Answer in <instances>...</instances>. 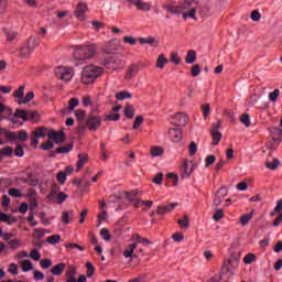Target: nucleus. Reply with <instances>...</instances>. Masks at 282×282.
Returning a JSON list of instances; mask_svg holds the SVG:
<instances>
[{
	"label": "nucleus",
	"mask_w": 282,
	"mask_h": 282,
	"mask_svg": "<svg viewBox=\"0 0 282 282\" xmlns=\"http://www.w3.org/2000/svg\"><path fill=\"white\" fill-rule=\"evenodd\" d=\"M221 218H224V210L218 209L214 213L213 219L215 221H219Z\"/></svg>",
	"instance_id": "obj_58"
},
{
	"label": "nucleus",
	"mask_w": 282,
	"mask_h": 282,
	"mask_svg": "<svg viewBox=\"0 0 282 282\" xmlns=\"http://www.w3.org/2000/svg\"><path fill=\"white\" fill-rule=\"evenodd\" d=\"M170 61L175 65L181 63V58L178 57V53H172Z\"/></svg>",
	"instance_id": "obj_62"
},
{
	"label": "nucleus",
	"mask_w": 282,
	"mask_h": 282,
	"mask_svg": "<svg viewBox=\"0 0 282 282\" xmlns=\"http://www.w3.org/2000/svg\"><path fill=\"white\" fill-rule=\"evenodd\" d=\"M123 65H124V62L116 57L108 59L106 63V67L108 69H120V68H123Z\"/></svg>",
	"instance_id": "obj_12"
},
{
	"label": "nucleus",
	"mask_w": 282,
	"mask_h": 282,
	"mask_svg": "<svg viewBox=\"0 0 282 282\" xmlns=\"http://www.w3.org/2000/svg\"><path fill=\"white\" fill-rule=\"evenodd\" d=\"M78 105H79V99H76V98L69 99V101H68V110L73 111L74 108L78 107Z\"/></svg>",
	"instance_id": "obj_49"
},
{
	"label": "nucleus",
	"mask_w": 282,
	"mask_h": 282,
	"mask_svg": "<svg viewBox=\"0 0 282 282\" xmlns=\"http://www.w3.org/2000/svg\"><path fill=\"white\" fill-rule=\"evenodd\" d=\"M139 73V66L133 64L129 66L128 73L126 75L127 79H131L133 76H135Z\"/></svg>",
	"instance_id": "obj_26"
},
{
	"label": "nucleus",
	"mask_w": 282,
	"mask_h": 282,
	"mask_svg": "<svg viewBox=\"0 0 282 282\" xmlns=\"http://www.w3.org/2000/svg\"><path fill=\"white\" fill-rule=\"evenodd\" d=\"M33 98H34V93H33V91H29V93H26V96H25V97L19 99L18 104H19V106L26 105V104L30 102Z\"/></svg>",
	"instance_id": "obj_30"
},
{
	"label": "nucleus",
	"mask_w": 282,
	"mask_h": 282,
	"mask_svg": "<svg viewBox=\"0 0 282 282\" xmlns=\"http://www.w3.org/2000/svg\"><path fill=\"white\" fill-rule=\"evenodd\" d=\"M72 150H73V143H67L66 145L55 149V153L65 154V153H69Z\"/></svg>",
	"instance_id": "obj_31"
},
{
	"label": "nucleus",
	"mask_w": 282,
	"mask_h": 282,
	"mask_svg": "<svg viewBox=\"0 0 282 282\" xmlns=\"http://www.w3.org/2000/svg\"><path fill=\"white\" fill-rule=\"evenodd\" d=\"M240 122L246 126V127H250L251 126V119H250V115L243 113L240 117Z\"/></svg>",
	"instance_id": "obj_39"
},
{
	"label": "nucleus",
	"mask_w": 282,
	"mask_h": 282,
	"mask_svg": "<svg viewBox=\"0 0 282 282\" xmlns=\"http://www.w3.org/2000/svg\"><path fill=\"white\" fill-rule=\"evenodd\" d=\"M65 269H66V263L61 262L58 264H55L52 268L51 273L53 274V276H61V275H63V272Z\"/></svg>",
	"instance_id": "obj_19"
},
{
	"label": "nucleus",
	"mask_w": 282,
	"mask_h": 282,
	"mask_svg": "<svg viewBox=\"0 0 282 282\" xmlns=\"http://www.w3.org/2000/svg\"><path fill=\"white\" fill-rule=\"evenodd\" d=\"M100 236L102 237L104 241H110L111 240L110 231L107 228H101Z\"/></svg>",
	"instance_id": "obj_40"
},
{
	"label": "nucleus",
	"mask_w": 282,
	"mask_h": 282,
	"mask_svg": "<svg viewBox=\"0 0 282 282\" xmlns=\"http://www.w3.org/2000/svg\"><path fill=\"white\" fill-rule=\"evenodd\" d=\"M131 98H132V94L127 90L116 94V99L119 101H123L126 99H131Z\"/></svg>",
	"instance_id": "obj_28"
},
{
	"label": "nucleus",
	"mask_w": 282,
	"mask_h": 282,
	"mask_svg": "<svg viewBox=\"0 0 282 282\" xmlns=\"http://www.w3.org/2000/svg\"><path fill=\"white\" fill-rule=\"evenodd\" d=\"M188 151H189V156L195 155V153H197V143H189L188 145Z\"/></svg>",
	"instance_id": "obj_59"
},
{
	"label": "nucleus",
	"mask_w": 282,
	"mask_h": 282,
	"mask_svg": "<svg viewBox=\"0 0 282 282\" xmlns=\"http://www.w3.org/2000/svg\"><path fill=\"white\" fill-rule=\"evenodd\" d=\"M163 9L175 15L182 14V18L185 20H197V18L195 17L197 10L199 11V14L203 17H205L208 12V8L206 6H200L199 1L196 0H185L180 2L178 4L169 3L163 6Z\"/></svg>",
	"instance_id": "obj_1"
},
{
	"label": "nucleus",
	"mask_w": 282,
	"mask_h": 282,
	"mask_svg": "<svg viewBox=\"0 0 282 282\" xmlns=\"http://www.w3.org/2000/svg\"><path fill=\"white\" fill-rule=\"evenodd\" d=\"M227 193H228L227 187H220V189L218 191V193H216L215 196L224 198L226 197Z\"/></svg>",
	"instance_id": "obj_63"
},
{
	"label": "nucleus",
	"mask_w": 282,
	"mask_h": 282,
	"mask_svg": "<svg viewBox=\"0 0 282 282\" xmlns=\"http://www.w3.org/2000/svg\"><path fill=\"white\" fill-rule=\"evenodd\" d=\"M182 171H183V173H182L183 178L189 177L194 171L193 162L185 161V163H183Z\"/></svg>",
	"instance_id": "obj_16"
},
{
	"label": "nucleus",
	"mask_w": 282,
	"mask_h": 282,
	"mask_svg": "<svg viewBox=\"0 0 282 282\" xmlns=\"http://www.w3.org/2000/svg\"><path fill=\"white\" fill-rule=\"evenodd\" d=\"M58 191L59 186L57 184H53L51 194L47 195V198L52 200L58 194Z\"/></svg>",
	"instance_id": "obj_44"
},
{
	"label": "nucleus",
	"mask_w": 282,
	"mask_h": 282,
	"mask_svg": "<svg viewBox=\"0 0 282 282\" xmlns=\"http://www.w3.org/2000/svg\"><path fill=\"white\" fill-rule=\"evenodd\" d=\"M76 274H77L76 267H73V265L67 267L65 272L66 282H77Z\"/></svg>",
	"instance_id": "obj_14"
},
{
	"label": "nucleus",
	"mask_w": 282,
	"mask_h": 282,
	"mask_svg": "<svg viewBox=\"0 0 282 282\" xmlns=\"http://www.w3.org/2000/svg\"><path fill=\"white\" fill-rule=\"evenodd\" d=\"M200 74V66L199 65H194L192 68V75L193 77H197Z\"/></svg>",
	"instance_id": "obj_64"
},
{
	"label": "nucleus",
	"mask_w": 282,
	"mask_h": 282,
	"mask_svg": "<svg viewBox=\"0 0 282 282\" xmlns=\"http://www.w3.org/2000/svg\"><path fill=\"white\" fill-rule=\"evenodd\" d=\"M239 260L237 257L229 258L223 263L221 274L226 275L231 272V270H236L238 268Z\"/></svg>",
	"instance_id": "obj_8"
},
{
	"label": "nucleus",
	"mask_w": 282,
	"mask_h": 282,
	"mask_svg": "<svg viewBox=\"0 0 282 282\" xmlns=\"http://www.w3.org/2000/svg\"><path fill=\"white\" fill-rule=\"evenodd\" d=\"M4 139L12 142L17 141V132L6 131V129L0 128V145H3Z\"/></svg>",
	"instance_id": "obj_10"
},
{
	"label": "nucleus",
	"mask_w": 282,
	"mask_h": 282,
	"mask_svg": "<svg viewBox=\"0 0 282 282\" xmlns=\"http://www.w3.org/2000/svg\"><path fill=\"white\" fill-rule=\"evenodd\" d=\"M46 135L48 139L54 140L55 144L65 142V133L63 131L57 132L54 130H48L45 127H39L32 132V147H36L39 144V138H45Z\"/></svg>",
	"instance_id": "obj_2"
},
{
	"label": "nucleus",
	"mask_w": 282,
	"mask_h": 282,
	"mask_svg": "<svg viewBox=\"0 0 282 282\" xmlns=\"http://www.w3.org/2000/svg\"><path fill=\"white\" fill-rule=\"evenodd\" d=\"M15 140H19L20 142H26L28 132L21 130L20 132L15 133Z\"/></svg>",
	"instance_id": "obj_38"
},
{
	"label": "nucleus",
	"mask_w": 282,
	"mask_h": 282,
	"mask_svg": "<svg viewBox=\"0 0 282 282\" xmlns=\"http://www.w3.org/2000/svg\"><path fill=\"white\" fill-rule=\"evenodd\" d=\"M52 260H50V259H44V260H41L40 261V265H41V268L43 269V270H47V269H50L51 267H52Z\"/></svg>",
	"instance_id": "obj_50"
},
{
	"label": "nucleus",
	"mask_w": 282,
	"mask_h": 282,
	"mask_svg": "<svg viewBox=\"0 0 282 282\" xmlns=\"http://www.w3.org/2000/svg\"><path fill=\"white\" fill-rule=\"evenodd\" d=\"M132 240L135 241L137 243H142V245H150L151 241L147 238H142L140 235H134L132 237Z\"/></svg>",
	"instance_id": "obj_35"
},
{
	"label": "nucleus",
	"mask_w": 282,
	"mask_h": 282,
	"mask_svg": "<svg viewBox=\"0 0 282 282\" xmlns=\"http://www.w3.org/2000/svg\"><path fill=\"white\" fill-rule=\"evenodd\" d=\"M20 267L22 269V272L26 273L33 270V264L31 260H21L20 261Z\"/></svg>",
	"instance_id": "obj_22"
},
{
	"label": "nucleus",
	"mask_w": 282,
	"mask_h": 282,
	"mask_svg": "<svg viewBox=\"0 0 282 282\" xmlns=\"http://www.w3.org/2000/svg\"><path fill=\"white\" fill-rule=\"evenodd\" d=\"M57 181L61 185L65 184L66 181V173L65 172H61L57 174Z\"/></svg>",
	"instance_id": "obj_61"
},
{
	"label": "nucleus",
	"mask_w": 282,
	"mask_h": 282,
	"mask_svg": "<svg viewBox=\"0 0 282 282\" xmlns=\"http://www.w3.org/2000/svg\"><path fill=\"white\" fill-rule=\"evenodd\" d=\"M8 193H9V196H11V197H21L22 196L18 188H10Z\"/></svg>",
	"instance_id": "obj_60"
},
{
	"label": "nucleus",
	"mask_w": 282,
	"mask_h": 282,
	"mask_svg": "<svg viewBox=\"0 0 282 282\" xmlns=\"http://www.w3.org/2000/svg\"><path fill=\"white\" fill-rule=\"evenodd\" d=\"M178 225L181 228H187L189 226V217L183 216L181 219H178Z\"/></svg>",
	"instance_id": "obj_41"
},
{
	"label": "nucleus",
	"mask_w": 282,
	"mask_h": 282,
	"mask_svg": "<svg viewBox=\"0 0 282 282\" xmlns=\"http://www.w3.org/2000/svg\"><path fill=\"white\" fill-rule=\"evenodd\" d=\"M137 248H138V243L129 245L128 248L123 250V257H126L127 259L132 258L133 251H135Z\"/></svg>",
	"instance_id": "obj_23"
},
{
	"label": "nucleus",
	"mask_w": 282,
	"mask_h": 282,
	"mask_svg": "<svg viewBox=\"0 0 282 282\" xmlns=\"http://www.w3.org/2000/svg\"><path fill=\"white\" fill-rule=\"evenodd\" d=\"M14 155L18 156V158H23L24 156V149H23V145L21 144H18L15 145V149H14Z\"/></svg>",
	"instance_id": "obj_47"
},
{
	"label": "nucleus",
	"mask_w": 282,
	"mask_h": 282,
	"mask_svg": "<svg viewBox=\"0 0 282 282\" xmlns=\"http://www.w3.org/2000/svg\"><path fill=\"white\" fill-rule=\"evenodd\" d=\"M169 135L172 138L173 142H180L183 140V132L178 128H171L169 130Z\"/></svg>",
	"instance_id": "obj_18"
},
{
	"label": "nucleus",
	"mask_w": 282,
	"mask_h": 282,
	"mask_svg": "<svg viewBox=\"0 0 282 282\" xmlns=\"http://www.w3.org/2000/svg\"><path fill=\"white\" fill-rule=\"evenodd\" d=\"M29 258H31L34 261H39L41 259V254L37 249H32L31 254H29Z\"/></svg>",
	"instance_id": "obj_55"
},
{
	"label": "nucleus",
	"mask_w": 282,
	"mask_h": 282,
	"mask_svg": "<svg viewBox=\"0 0 282 282\" xmlns=\"http://www.w3.org/2000/svg\"><path fill=\"white\" fill-rule=\"evenodd\" d=\"M67 198V194L65 193H58L57 196H55V199H57V204H63Z\"/></svg>",
	"instance_id": "obj_57"
},
{
	"label": "nucleus",
	"mask_w": 282,
	"mask_h": 282,
	"mask_svg": "<svg viewBox=\"0 0 282 282\" xmlns=\"http://www.w3.org/2000/svg\"><path fill=\"white\" fill-rule=\"evenodd\" d=\"M87 269V278H91L93 274L96 272V268L93 267L91 262L86 263Z\"/></svg>",
	"instance_id": "obj_53"
},
{
	"label": "nucleus",
	"mask_w": 282,
	"mask_h": 282,
	"mask_svg": "<svg viewBox=\"0 0 282 282\" xmlns=\"http://www.w3.org/2000/svg\"><path fill=\"white\" fill-rule=\"evenodd\" d=\"M178 206V203H172L169 205H159L155 210V215H166L173 212Z\"/></svg>",
	"instance_id": "obj_9"
},
{
	"label": "nucleus",
	"mask_w": 282,
	"mask_h": 282,
	"mask_svg": "<svg viewBox=\"0 0 282 282\" xmlns=\"http://www.w3.org/2000/svg\"><path fill=\"white\" fill-rule=\"evenodd\" d=\"M282 212V198L276 200V206L273 212L270 213V217H274Z\"/></svg>",
	"instance_id": "obj_34"
},
{
	"label": "nucleus",
	"mask_w": 282,
	"mask_h": 282,
	"mask_svg": "<svg viewBox=\"0 0 282 282\" xmlns=\"http://www.w3.org/2000/svg\"><path fill=\"white\" fill-rule=\"evenodd\" d=\"M55 77H57L59 80L63 82H70L74 72L72 68L65 67V66H58L54 69Z\"/></svg>",
	"instance_id": "obj_6"
},
{
	"label": "nucleus",
	"mask_w": 282,
	"mask_h": 282,
	"mask_svg": "<svg viewBox=\"0 0 282 282\" xmlns=\"http://www.w3.org/2000/svg\"><path fill=\"white\" fill-rule=\"evenodd\" d=\"M123 115H126L128 119H132L135 115L133 107L130 104H127L126 108L123 109Z\"/></svg>",
	"instance_id": "obj_33"
},
{
	"label": "nucleus",
	"mask_w": 282,
	"mask_h": 282,
	"mask_svg": "<svg viewBox=\"0 0 282 282\" xmlns=\"http://www.w3.org/2000/svg\"><path fill=\"white\" fill-rule=\"evenodd\" d=\"M220 121L218 122V126H213L212 128V135H213V145H218L221 139V133L219 132Z\"/></svg>",
	"instance_id": "obj_17"
},
{
	"label": "nucleus",
	"mask_w": 282,
	"mask_h": 282,
	"mask_svg": "<svg viewBox=\"0 0 282 282\" xmlns=\"http://www.w3.org/2000/svg\"><path fill=\"white\" fill-rule=\"evenodd\" d=\"M126 197L129 203H132L134 205L135 208L140 207V197L138 191L126 193Z\"/></svg>",
	"instance_id": "obj_15"
},
{
	"label": "nucleus",
	"mask_w": 282,
	"mask_h": 282,
	"mask_svg": "<svg viewBox=\"0 0 282 282\" xmlns=\"http://www.w3.org/2000/svg\"><path fill=\"white\" fill-rule=\"evenodd\" d=\"M196 58H197L196 53L192 50L187 52L185 62L188 64H193Z\"/></svg>",
	"instance_id": "obj_36"
},
{
	"label": "nucleus",
	"mask_w": 282,
	"mask_h": 282,
	"mask_svg": "<svg viewBox=\"0 0 282 282\" xmlns=\"http://www.w3.org/2000/svg\"><path fill=\"white\" fill-rule=\"evenodd\" d=\"M102 74V68L96 65H87L82 70V83L89 85Z\"/></svg>",
	"instance_id": "obj_4"
},
{
	"label": "nucleus",
	"mask_w": 282,
	"mask_h": 282,
	"mask_svg": "<svg viewBox=\"0 0 282 282\" xmlns=\"http://www.w3.org/2000/svg\"><path fill=\"white\" fill-rule=\"evenodd\" d=\"M14 117L24 121L32 120L33 122H36L39 119V113L37 111L18 109L15 110Z\"/></svg>",
	"instance_id": "obj_7"
},
{
	"label": "nucleus",
	"mask_w": 282,
	"mask_h": 282,
	"mask_svg": "<svg viewBox=\"0 0 282 282\" xmlns=\"http://www.w3.org/2000/svg\"><path fill=\"white\" fill-rule=\"evenodd\" d=\"M79 161L76 164L78 170H82L84 165L87 163V156L85 154H78Z\"/></svg>",
	"instance_id": "obj_45"
},
{
	"label": "nucleus",
	"mask_w": 282,
	"mask_h": 282,
	"mask_svg": "<svg viewBox=\"0 0 282 282\" xmlns=\"http://www.w3.org/2000/svg\"><path fill=\"white\" fill-rule=\"evenodd\" d=\"M167 63V59L163 54H160L159 59H156V68L163 69L164 65Z\"/></svg>",
	"instance_id": "obj_37"
},
{
	"label": "nucleus",
	"mask_w": 282,
	"mask_h": 282,
	"mask_svg": "<svg viewBox=\"0 0 282 282\" xmlns=\"http://www.w3.org/2000/svg\"><path fill=\"white\" fill-rule=\"evenodd\" d=\"M256 260H257V256L252 253H248L246 257H243V263L246 264H251Z\"/></svg>",
	"instance_id": "obj_51"
},
{
	"label": "nucleus",
	"mask_w": 282,
	"mask_h": 282,
	"mask_svg": "<svg viewBox=\"0 0 282 282\" xmlns=\"http://www.w3.org/2000/svg\"><path fill=\"white\" fill-rule=\"evenodd\" d=\"M0 154L2 156H12L13 154V149L11 147H6L3 149L0 150Z\"/></svg>",
	"instance_id": "obj_48"
},
{
	"label": "nucleus",
	"mask_w": 282,
	"mask_h": 282,
	"mask_svg": "<svg viewBox=\"0 0 282 282\" xmlns=\"http://www.w3.org/2000/svg\"><path fill=\"white\" fill-rule=\"evenodd\" d=\"M134 7L137 8V10L143 11V12H148L151 10L150 3H147L143 0H140L139 2H137Z\"/></svg>",
	"instance_id": "obj_25"
},
{
	"label": "nucleus",
	"mask_w": 282,
	"mask_h": 282,
	"mask_svg": "<svg viewBox=\"0 0 282 282\" xmlns=\"http://www.w3.org/2000/svg\"><path fill=\"white\" fill-rule=\"evenodd\" d=\"M139 42L140 44H150V45H153L154 43H156V41L153 37H141Z\"/></svg>",
	"instance_id": "obj_56"
},
{
	"label": "nucleus",
	"mask_w": 282,
	"mask_h": 282,
	"mask_svg": "<svg viewBox=\"0 0 282 282\" xmlns=\"http://www.w3.org/2000/svg\"><path fill=\"white\" fill-rule=\"evenodd\" d=\"M97 45H83L75 50L73 56L75 61H87L96 56Z\"/></svg>",
	"instance_id": "obj_3"
},
{
	"label": "nucleus",
	"mask_w": 282,
	"mask_h": 282,
	"mask_svg": "<svg viewBox=\"0 0 282 282\" xmlns=\"http://www.w3.org/2000/svg\"><path fill=\"white\" fill-rule=\"evenodd\" d=\"M59 241H61L59 235H53V236L46 238V242H48L51 245H57Z\"/></svg>",
	"instance_id": "obj_43"
},
{
	"label": "nucleus",
	"mask_w": 282,
	"mask_h": 282,
	"mask_svg": "<svg viewBox=\"0 0 282 282\" xmlns=\"http://www.w3.org/2000/svg\"><path fill=\"white\" fill-rule=\"evenodd\" d=\"M86 12H87V4L80 2V3H78V6H76V9L74 11V15L79 21H84L86 19V17H85Z\"/></svg>",
	"instance_id": "obj_11"
},
{
	"label": "nucleus",
	"mask_w": 282,
	"mask_h": 282,
	"mask_svg": "<svg viewBox=\"0 0 282 282\" xmlns=\"http://www.w3.org/2000/svg\"><path fill=\"white\" fill-rule=\"evenodd\" d=\"M24 45H26L29 50L34 51L40 45V37H29Z\"/></svg>",
	"instance_id": "obj_21"
},
{
	"label": "nucleus",
	"mask_w": 282,
	"mask_h": 282,
	"mask_svg": "<svg viewBox=\"0 0 282 282\" xmlns=\"http://www.w3.org/2000/svg\"><path fill=\"white\" fill-rule=\"evenodd\" d=\"M100 124H102V118L96 115V110H93V113L88 116L86 121V127L88 131H98Z\"/></svg>",
	"instance_id": "obj_5"
},
{
	"label": "nucleus",
	"mask_w": 282,
	"mask_h": 282,
	"mask_svg": "<svg viewBox=\"0 0 282 282\" xmlns=\"http://www.w3.org/2000/svg\"><path fill=\"white\" fill-rule=\"evenodd\" d=\"M164 153V150L158 145H153L152 148H150V155H152V158H160L162 156Z\"/></svg>",
	"instance_id": "obj_24"
},
{
	"label": "nucleus",
	"mask_w": 282,
	"mask_h": 282,
	"mask_svg": "<svg viewBox=\"0 0 282 282\" xmlns=\"http://www.w3.org/2000/svg\"><path fill=\"white\" fill-rule=\"evenodd\" d=\"M279 165H280V161L278 159H273V161L265 162V166L268 170H272V171L278 170Z\"/></svg>",
	"instance_id": "obj_32"
},
{
	"label": "nucleus",
	"mask_w": 282,
	"mask_h": 282,
	"mask_svg": "<svg viewBox=\"0 0 282 282\" xmlns=\"http://www.w3.org/2000/svg\"><path fill=\"white\" fill-rule=\"evenodd\" d=\"M24 89H25L24 86H20V88L18 90H14L13 97L21 100L24 97Z\"/></svg>",
	"instance_id": "obj_46"
},
{
	"label": "nucleus",
	"mask_w": 282,
	"mask_h": 282,
	"mask_svg": "<svg viewBox=\"0 0 282 282\" xmlns=\"http://www.w3.org/2000/svg\"><path fill=\"white\" fill-rule=\"evenodd\" d=\"M253 214H254V210H250V213L242 215L240 218L241 226H247V224L250 223V220L252 219Z\"/></svg>",
	"instance_id": "obj_29"
},
{
	"label": "nucleus",
	"mask_w": 282,
	"mask_h": 282,
	"mask_svg": "<svg viewBox=\"0 0 282 282\" xmlns=\"http://www.w3.org/2000/svg\"><path fill=\"white\" fill-rule=\"evenodd\" d=\"M74 219V210L62 212V221L65 225H69Z\"/></svg>",
	"instance_id": "obj_20"
},
{
	"label": "nucleus",
	"mask_w": 282,
	"mask_h": 282,
	"mask_svg": "<svg viewBox=\"0 0 282 282\" xmlns=\"http://www.w3.org/2000/svg\"><path fill=\"white\" fill-rule=\"evenodd\" d=\"M202 111H203V118L207 119V117L210 115V105L208 104L202 105Z\"/></svg>",
	"instance_id": "obj_52"
},
{
	"label": "nucleus",
	"mask_w": 282,
	"mask_h": 282,
	"mask_svg": "<svg viewBox=\"0 0 282 282\" xmlns=\"http://www.w3.org/2000/svg\"><path fill=\"white\" fill-rule=\"evenodd\" d=\"M33 51H34L33 48L28 47L25 44L22 45V47L20 48L21 58L30 57V55L32 54Z\"/></svg>",
	"instance_id": "obj_27"
},
{
	"label": "nucleus",
	"mask_w": 282,
	"mask_h": 282,
	"mask_svg": "<svg viewBox=\"0 0 282 282\" xmlns=\"http://www.w3.org/2000/svg\"><path fill=\"white\" fill-rule=\"evenodd\" d=\"M187 123V117L185 113H176L172 117V124H175L177 127H183Z\"/></svg>",
	"instance_id": "obj_13"
},
{
	"label": "nucleus",
	"mask_w": 282,
	"mask_h": 282,
	"mask_svg": "<svg viewBox=\"0 0 282 282\" xmlns=\"http://www.w3.org/2000/svg\"><path fill=\"white\" fill-rule=\"evenodd\" d=\"M142 124H143V117L142 116H137L132 128H133V130H137Z\"/></svg>",
	"instance_id": "obj_54"
},
{
	"label": "nucleus",
	"mask_w": 282,
	"mask_h": 282,
	"mask_svg": "<svg viewBox=\"0 0 282 282\" xmlns=\"http://www.w3.org/2000/svg\"><path fill=\"white\" fill-rule=\"evenodd\" d=\"M280 96V89H274L272 93H269V100L271 102H276Z\"/></svg>",
	"instance_id": "obj_42"
}]
</instances>
